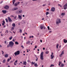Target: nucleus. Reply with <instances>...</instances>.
Instances as JSON below:
<instances>
[{
	"label": "nucleus",
	"mask_w": 67,
	"mask_h": 67,
	"mask_svg": "<svg viewBox=\"0 0 67 67\" xmlns=\"http://www.w3.org/2000/svg\"><path fill=\"white\" fill-rule=\"evenodd\" d=\"M44 54V52H42L40 54V59L41 60H43L44 59V58H43V55Z\"/></svg>",
	"instance_id": "f257e3e1"
},
{
	"label": "nucleus",
	"mask_w": 67,
	"mask_h": 67,
	"mask_svg": "<svg viewBox=\"0 0 67 67\" xmlns=\"http://www.w3.org/2000/svg\"><path fill=\"white\" fill-rule=\"evenodd\" d=\"M20 51H17L16 52L14 53V54L15 55V56H16V55H19L20 54Z\"/></svg>",
	"instance_id": "f03ea898"
},
{
	"label": "nucleus",
	"mask_w": 67,
	"mask_h": 67,
	"mask_svg": "<svg viewBox=\"0 0 67 67\" xmlns=\"http://www.w3.org/2000/svg\"><path fill=\"white\" fill-rule=\"evenodd\" d=\"M13 45H14V43L12 41H11L10 42H9V45L11 47H13Z\"/></svg>",
	"instance_id": "7ed1b4c3"
},
{
	"label": "nucleus",
	"mask_w": 67,
	"mask_h": 67,
	"mask_svg": "<svg viewBox=\"0 0 67 67\" xmlns=\"http://www.w3.org/2000/svg\"><path fill=\"white\" fill-rule=\"evenodd\" d=\"M61 23V21H60V19H57L56 21V23L58 24L59 23Z\"/></svg>",
	"instance_id": "20e7f679"
},
{
	"label": "nucleus",
	"mask_w": 67,
	"mask_h": 67,
	"mask_svg": "<svg viewBox=\"0 0 67 67\" xmlns=\"http://www.w3.org/2000/svg\"><path fill=\"white\" fill-rule=\"evenodd\" d=\"M52 54L51 55V59H53V58H54V55L53 54V53L52 52Z\"/></svg>",
	"instance_id": "39448f33"
},
{
	"label": "nucleus",
	"mask_w": 67,
	"mask_h": 67,
	"mask_svg": "<svg viewBox=\"0 0 67 67\" xmlns=\"http://www.w3.org/2000/svg\"><path fill=\"white\" fill-rule=\"evenodd\" d=\"M8 21L9 22H13L12 20L11 19V18L9 17H8Z\"/></svg>",
	"instance_id": "423d86ee"
},
{
	"label": "nucleus",
	"mask_w": 67,
	"mask_h": 67,
	"mask_svg": "<svg viewBox=\"0 0 67 67\" xmlns=\"http://www.w3.org/2000/svg\"><path fill=\"white\" fill-rule=\"evenodd\" d=\"M64 10H66V9H67V3H66L64 5Z\"/></svg>",
	"instance_id": "0eeeda50"
},
{
	"label": "nucleus",
	"mask_w": 67,
	"mask_h": 67,
	"mask_svg": "<svg viewBox=\"0 0 67 67\" xmlns=\"http://www.w3.org/2000/svg\"><path fill=\"white\" fill-rule=\"evenodd\" d=\"M4 8L6 10H8V9L9 8V6H6L4 7Z\"/></svg>",
	"instance_id": "6e6552de"
},
{
	"label": "nucleus",
	"mask_w": 67,
	"mask_h": 67,
	"mask_svg": "<svg viewBox=\"0 0 67 67\" xmlns=\"http://www.w3.org/2000/svg\"><path fill=\"white\" fill-rule=\"evenodd\" d=\"M55 8L54 7H52L51 8V11H52L53 12H54V11H55Z\"/></svg>",
	"instance_id": "1a4fd4ad"
},
{
	"label": "nucleus",
	"mask_w": 67,
	"mask_h": 67,
	"mask_svg": "<svg viewBox=\"0 0 67 67\" xmlns=\"http://www.w3.org/2000/svg\"><path fill=\"white\" fill-rule=\"evenodd\" d=\"M2 12L4 14H5L7 13V11L6 10H3Z\"/></svg>",
	"instance_id": "9d476101"
},
{
	"label": "nucleus",
	"mask_w": 67,
	"mask_h": 67,
	"mask_svg": "<svg viewBox=\"0 0 67 67\" xmlns=\"http://www.w3.org/2000/svg\"><path fill=\"white\" fill-rule=\"evenodd\" d=\"M30 41H29V40L27 41L26 42V44H29V45H30Z\"/></svg>",
	"instance_id": "9b49d317"
},
{
	"label": "nucleus",
	"mask_w": 67,
	"mask_h": 67,
	"mask_svg": "<svg viewBox=\"0 0 67 67\" xmlns=\"http://www.w3.org/2000/svg\"><path fill=\"white\" fill-rule=\"evenodd\" d=\"M63 42L64 43H66L67 42V40L66 39H64L63 40Z\"/></svg>",
	"instance_id": "f8f14e48"
},
{
	"label": "nucleus",
	"mask_w": 67,
	"mask_h": 67,
	"mask_svg": "<svg viewBox=\"0 0 67 67\" xmlns=\"http://www.w3.org/2000/svg\"><path fill=\"white\" fill-rule=\"evenodd\" d=\"M44 27V26L42 25L40 26L41 29L42 30L43 29V27Z\"/></svg>",
	"instance_id": "ddd939ff"
},
{
	"label": "nucleus",
	"mask_w": 67,
	"mask_h": 67,
	"mask_svg": "<svg viewBox=\"0 0 67 67\" xmlns=\"http://www.w3.org/2000/svg\"><path fill=\"white\" fill-rule=\"evenodd\" d=\"M5 58H7V57H8V54H5Z\"/></svg>",
	"instance_id": "4468645a"
},
{
	"label": "nucleus",
	"mask_w": 67,
	"mask_h": 67,
	"mask_svg": "<svg viewBox=\"0 0 67 67\" xmlns=\"http://www.w3.org/2000/svg\"><path fill=\"white\" fill-rule=\"evenodd\" d=\"M23 65H26V61L24 62Z\"/></svg>",
	"instance_id": "2eb2a0df"
},
{
	"label": "nucleus",
	"mask_w": 67,
	"mask_h": 67,
	"mask_svg": "<svg viewBox=\"0 0 67 67\" xmlns=\"http://www.w3.org/2000/svg\"><path fill=\"white\" fill-rule=\"evenodd\" d=\"M18 18H19L20 19H22L21 16L19 15H18Z\"/></svg>",
	"instance_id": "dca6fc26"
},
{
	"label": "nucleus",
	"mask_w": 67,
	"mask_h": 67,
	"mask_svg": "<svg viewBox=\"0 0 67 67\" xmlns=\"http://www.w3.org/2000/svg\"><path fill=\"white\" fill-rule=\"evenodd\" d=\"M34 64H35L34 66H35V67H37V66H38V65H37V63H36V64L35 63Z\"/></svg>",
	"instance_id": "f3484780"
},
{
	"label": "nucleus",
	"mask_w": 67,
	"mask_h": 67,
	"mask_svg": "<svg viewBox=\"0 0 67 67\" xmlns=\"http://www.w3.org/2000/svg\"><path fill=\"white\" fill-rule=\"evenodd\" d=\"M15 2V0H13V4H14V3Z\"/></svg>",
	"instance_id": "a211bd4d"
},
{
	"label": "nucleus",
	"mask_w": 67,
	"mask_h": 67,
	"mask_svg": "<svg viewBox=\"0 0 67 67\" xmlns=\"http://www.w3.org/2000/svg\"><path fill=\"white\" fill-rule=\"evenodd\" d=\"M22 12V10H20L19 11V13H21Z\"/></svg>",
	"instance_id": "6ab92c4d"
},
{
	"label": "nucleus",
	"mask_w": 67,
	"mask_h": 67,
	"mask_svg": "<svg viewBox=\"0 0 67 67\" xmlns=\"http://www.w3.org/2000/svg\"><path fill=\"white\" fill-rule=\"evenodd\" d=\"M12 26H13V27H15V24L14 23H13L12 24Z\"/></svg>",
	"instance_id": "aec40b11"
},
{
	"label": "nucleus",
	"mask_w": 67,
	"mask_h": 67,
	"mask_svg": "<svg viewBox=\"0 0 67 67\" xmlns=\"http://www.w3.org/2000/svg\"><path fill=\"white\" fill-rule=\"evenodd\" d=\"M14 5L15 7H16L18 5V4H17V3H16L15 4H14Z\"/></svg>",
	"instance_id": "412c9836"
},
{
	"label": "nucleus",
	"mask_w": 67,
	"mask_h": 67,
	"mask_svg": "<svg viewBox=\"0 0 67 67\" xmlns=\"http://www.w3.org/2000/svg\"><path fill=\"white\" fill-rule=\"evenodd\" d=\"M15 44H17V45H19V43L18 42H15Z\"/></svg>",
	"instance_id": "4be33fe9"
},
{
	"label": "nucleus",
	"mask_w": 67,
	"mask_h": 67,
	"mask_svg": "<svg viewBox=\"0 0 67 67\" xmlns=\"http://www.w3.org/2000/svg\"><path fill=\"white\" fill-rule=\"evenodd\" d=\"M4 23H5V21H3V23L2 24V25L3 26L4 25Z\"/></svg>",
	"instance_id": "5701e85b"
},
{
	"label": "nucleus",
	"mask_w": 67,
	"mask_h": 67,
	"mask_svg": "<svg viewBox=\"0 0 67 67\" xmlns=\"http://www.w3.org/2000/svg\"><path fill=\"white\" fill-rule=\"evenodd\" d=\"M12 37L11 36L9 38V39L10 40H12Z\"/></svg>",
	"instance_id": "b1692460"
},
{
	"label": "nucleus",
	"mask_w": 67,
	"mask_h": 67,
	"mask_svg": "<svg viewBox=\"0 0 67 67\" xmlns=\"http://www.w3.org/2000/svg\"><path fill=\"white\" fill-rule=\"evenodd\" d=\"M30 63L32 65H34V64H35V63L33 62H30Z\"/></svg>",
	"instance_id": "393cba45"
},
{
	"label": "nucleus",
	"mask_w": 67,
	"mask_h": 67,
	"mask_svg": "<svg viewBox=\"0 0 67 67\" xmlns=\"http://www.w3.org/2000/svg\"><path fill=\"white\" fill-rule=\"evenodd\" d=\"M61 66L62 67H64V64H62Z\"/></svg>",
	"instance_id": "a878e982"
},
{
	"label": "nucleus",
	"mask_w": 67,
	"mask_h": 67,
	"mask_svg": "<svg viewBox=\"0 0 67 67\" xmlns=\"http://www.w3.org/2000/svg\"><path fill=\"white\" fill-rule=\"evenodd\" d=\"M65 14V13H62L61 14V15H62V16L64 15Z\"/></svg>",
	"instance_id": "bb28decb"
},
{
	"label": "nucleus",
	"mask_w": 67,
	"mask_h": 67,
	"mask_svg": "<svg viewBox=\"0 0 67 67\" xmlns=\"http://www.w3.org/2000/svg\"><path fill=\"white\" fill-rule=\"evenodd\" d=\"M59 46V44H58L57 45V49H58V46Z\"/></svg>",
	"instance_id": "cd10ccee"
},
{
	"label": "nucleus",
	"mask_w": 67,
	"mask_h": 67,
	"mask_svg": "<svg viewBox=\"0 0 67 67\" xmlns=\"http://www.w3.org/2000/svg\"><path fill=\"white\" fill-rule=\"evenodd\" d=\"M5 20L6 22H7V23H8V19H5Z\"/></svg>",
	"instance_id": "c85d7f7f"
},
{
	"label": "nucleus",
	"mask_w": 67,
	"mask_h": 67,
	"mask_svg": "<svg viewBox=\"0 0 67 67\" xmlns=\"http://www.w3.org/2000/svg\"><path fill=\"white\" fill-rule=\"evenodd\" d=\"M48 53H49V51H47L46 52V54H48Z\"/></svg>",
	"instance_id": "c756f323"
},
{
	"label": "nucleus",
	"mask_w": 67,
	"mask_h": 67,
	"mask_svg": "<svg viewBox=\"0 0 67 67\" xmlns=\"http://www.w3.org/2000/svg\"><path fill=\"white\" fill-rule=\"evenodd\" d=\"M14 10H17L18 9V8L16 7L14 8Z\"/></svg>",
	"instance_id": "7c9ffc66"
},
{
	"label": "nucleus",
	"mask_w": 67,
	"mask_h": 67,
	"mask_svg": "<svg viewBox=\"0 0 67 67\" xmlns=\"http://www.w3.org/2000/svg\"><path fill=\"white\" fill-rule=\"evenodd\" d=\"M61 54H62V55H63V54H64V51H62V52Z\"/></svg>",
	"instance_id": "2f4dec72"
},
{
	"label": "nucleus",
	"mask_w": 67,
	"mask_h": 67,
	"mask_svg": "<svg viewBox=\"0 0 67 67\" xmlns=\"http://www.w3.org/2000/svg\"><path fill=\"white\" fill-rule=\"evenodd\" d=\"M49 12H46V15H48V14H49Z\"/></svg>",
	"instance_id": "473e14b6"
},
{
	"label": "nucleus",
	"mask_w": 67,
	"mask_h": 67,
	"mask_svg": "<svg viewBox=\"0 0 67 67\" xmlns=\"http://www.w3.org/2000/svg\"><path fill=\"white\" fill-rule=\"evenodd\" d=\"M14 27H13L11 29V31H13V30H14Z\"/></svg>",
	"instance_id": "72a5a7b5"
},
{
	"label": "nucleus",
	"mask_w": 67,
	"mask_h": 67,
	"mask_svg": "<svg viewBox=\"0 0 67 67\" xmlns=\"http://www.w3.org/2000/svg\"><path fill=\"white\" fill-rule=\"evenodd\" d=\"M5 62H6L5 60H3V63H5Z\"/></svg>",
	"instance_id": "f704fd0d"
},
{
	"label": "nucleus",
	"mask_w": 67,
	"mask_h": 67,
	"mask_svg": "<svg viewBox=\"0 0 67 67\" xmlns=\"http://www.w3.org/2000/svg\"><path fill=\"white\" fill-rule=\"evenodd\" d=\"M19 30L20 33H22V31L21 29H20Z\"/></svg>",
	"instance_id": "c9c22d12"
},
{
	"label": "nucleus",
	"mask_w": 67,
	"mask_h": 67,
	"mask_svg": "<svg viewBox=\"0 0 67 67\" xmlns=\"http://www.w3.org/2000/svg\"><path fill=\"white\" fill-rule=\"evenodd\" d=\"M59 66H60V64L62 63L60 61L59 62Z\"/></svg>",
	"instance_id": "e433bc0d"
},
{
	"label": "nucleus",
	"mask_w": 67,
	"mask_h": 67,
	"mask_svg": "<svg viewBox=\"0 0 67 67\" xmlns=\"http://www.w3.org/2000/svg\"><path fill=\"white\" fill-rule=\"evenodd\" d=\"M17 4V5H18V4H20V2H16Z\"/></svg>",
	"instance_id": "4c0bfd02"
},
{
	"label": "nucleus",
	"mask_w": 67,
	"mask_h": 67,
	"mask_svg": "<svg viewBox=\"0 0 67 67\" xmlns=\"http://www.w3.org/2000/svg\"><path fill=\"white\" fill-rule=\"evenodd\" d=\"M8 30H6L5 31V33H8Z\"/></svg>",
	"instance_id": "58836bf2"
},
{
	"label": "nucleus",
	"mask_w": 67,
	"mask_h": 67,
	"mask_svg": "<svg viewBox=\"0 0 67 67\" xmlns=\"http://www.w3.org/2000/svg\"><path fill=\"white\" fill-rule=\"evenodd\" d=\"M54 65H53V64H52L51 66L50 67H53V66H54Z\"/></svg>",
	"instance_id": "ea45409f"
},
{
	"label": "nucleus",
	"mask_w": 67,
	"mask_h": 67,
	"mask_svg": "<svg viewBox=\"0 0 67 67\" xmlns=\"http://www.w3.org/2000/svg\"><path fill=\"white\" fill-rule=\"evenodd\" d=\"M62 54H60V55H59L60 57H62Z\"/></svg>",
	"instance_id": "a19ab883"
},
{
	"label": "nucleus",
	"mask_w": 67,
	"mask_h": 67,
	"mask_svg": "<svg viewBox=\"0 0 67 67\" xmlns=\"http://www.w3.org/2000/svg\"><path fill=\"white\" fill-rule=\"evenodd\" d=\"M10 59H7V61L8 62H9V61H10Z\"/></svg>",
	"instance_id": "79ce46f5"
},
{
	"label": "nucleus",
	"mask_w": 67,
	"mask_h": 67,
	"mask_svg": "<svg viewBox=\"0 0 67 67\" xmlns=\"http://www.w3.org/2000/svg\"><path fill=\"white\" fill-rule=\"evenodd\" d=\"M47 27L48 28V30H49V26H48Z\"/></svg>",
	"instance_id": "37998d69"
},
{
	"label": "nucleus",
	"mask_w": 67,
	"mask_h": 67,
	"mask_svg": "<svg viewBox=\"0 0 67 67\" xmlns=\"http://www.w3.org/2000/svg\"><path fill=\"white\" fill-rule=\"evenodd\" d=\"M10 44H8L7 45V47H10Z\"/></svg>",
	"instance_id": "c03bdc74"
},
{
	"label": "nucleus",
	"mask_w": 67,
	"mask_h": 67,
	"mask_svg": "<svg viewBox=\"0 0 67 67\" xmlns=\"http://www.w3.org/2000/svg\"><path fill=\"white\" fill-rule=\"evenodd\" d=\"M14 65H16V63L15 62L14 63Z\"/></svg>",
	"instance_id": "a18cd8bd"
},
{
	"label": "nucleus",
	"mask_w": 67,
	"mask_h": 67,
	"mask_svg": "<svg viewBox=\"0 0 67 67\" xmlns=\"http://www.w3.org/2000/svg\"><path fill=\"white\" fill-rule=\"evenodd\" d=\"M37 47V46H35V48H36Z\"/></svg>",
	"instance_id": "49530a36"
},
{
	"label": "nucleus",
	"mask_w": 67,
	"mask_h": 67,
	"mask_svg": "<svg viewBox=\"0 0 67 67\" xmlns=\"http://www.w3.org/2000/svg\"><path fill=\"white\" fill-rule=\"evenodd\" d=\"M16 17H17V16H15L14 17V19H16Z\"/></svg>",
	"instance_id": "de8ad7c7"
},
{
	"label": "nucleus",
	"mask_w": 67,
	"mask_h": 67,
	"mask_svg": "<svg viewBox=\"0 0 67 67\" xmlns=\"http://www.w3.org/2000/svg\"><path fill=\"white\" fill-rule=\"evenodd\" d=\"M58 5L59 6H60V7H62V6L60 5V4H58Z\"/></svg>",
	"instance_id": "09e8293b"
},
{
	"label": "nucleus",
	"mask_w": 67,
	"mask_h": 67,
	"mask_svg": "<svg viewBox=\"0 0 67 67\" xmlns=\"http://www.w3.org/2000/svg\"><path fill=\"white\" fill-rule=\"evenodd\" d=\"M17 62H18V60H16L15 61V63H17Z\"/></svg>",
	"instance_id": "8fccbe9b"
},
{
	"label": "nucleus",
	"mask_w": 67,
	"mask_h": 67,
	"mask_svg": "<svg viewBox=\"0 0 67 67\" xmlns=\"http://www.w3.org/2000/svg\"><path fill=\"white\" fill-rule=\"evenodd\" d=\"M21 47H22L23 48H24V47H23V46H21Z\"/></svg>",
	"instance_id": "3c124183"
},
{
	"label": "nucleus",
	"mask_w": 67,
	"mask_h": 67,
	"mask_svg": "<svg viewBox=\"0 0 67 67\" xmlns=\"http://www.w3.org/2000/svg\"><path fill=\"white\" fill-rule=\"evenodd\" d=\"M13 42H15V40H14V39H13Z\"/></svg>",
	"instance_id": "603ef678"
},
{
	"label": "nucleus",
	"mask_w": 67,
	"mask_h": 67,
	"mask_svg": "<svg viewBox=\"0 0 67 67\" xmlns=\"http://www.w3.org/2000/svg\"><path fill=\"white\" fill-rule=\"evenodd\" d=\"M4 43H5V44H7V41H4Z\"/></svg>",
	"instance_id": "864d4df0"
},
{
	"label": "nucleus",
	"mask_w": 67,
	"mask_h": 67,
	"mask_svg": "<svg viewBox=\"0 0 67 67\" xmlns=\"http://www.w3.org/2000/svg\"><path fill=\"white\" fill-rule=\"evenodd\" d=\"M2 54H4V53L3 52V51H2Z\"/></svg>",
	"instance_id": "5fc2aeb1"
},
{
	"label": "nucleus",
	"mask_w": 67,
	"mask_h": 67,
	"mask_svg": "<svg viewBox=\"0 0 67 67\" xmlns=\"http://www.w3.org/2000/svg\"><path fill=\"white\" fill-rule=\"evenodd\" d=\"M38 58H37V59L36 60V61H37Z\"/></svg>",
	"instance_id": "6e6d98bb"
},
{
	"label": "nucleus",
	"mask_w": 67,
	"mask_h": 67,
	"mask_svg": "<svg viewBox=\"0 0 67 67\" xmlns=\"http://www.w3.org/2000/svg\"><path fill=\"white\" fill-rule=\"evenodd\" d=\"M45 48H43V50H45Z\"/></svg>",
	"instance_id": "4d7b16f0"
},
{
	"label": "nucleus",
	"mask_w": 67,
	"mask_h": 67,
	"mask_svg": "<svg viewBox=\"0 0 67 67\" xmlns=\"http://www.w3.org/2000/svg\"><path fill=\"white\" fill-rule=\"evenodd\" d=\"M1 36H3V35H2V34H1Z\"/></svg>",
	"instance_id": "13d9d810"
},
{
	"label": "nucleus",
	"mask_w": 67,
	"mask_h": 67,
	"mask_svg": "<svg viewBox=\"0 0 67 67\" xmlns=\"http://www.w3.org/2000/svg\"><path fill=\"white\" fill-rule=\"evenodd\" d=\"M43 28L44 29H45V26H44V27H43Z\"/></svg>",
	"instance_id": "bf43d9fd"
},
{
	"label": "nucleus",
	"mask_w": 67,
	"mask_h": 67,
	"mask_svg": "<svg viewBox=\"0 0 67 67\" xmlns=\"http://www.w3.org/2000/svg\"><path fill=\"white\" fill-rule=\"evenodd\" d=\"M13 33H14V34H15V32H14L13 31Z\"/></svg>",
	"instance_id": "052dcab7"
},
{
	"label": "nucleus",
	"mask_w": 67,
	"mask_h": 67,
	"mask_svg": "<svg viewBox=\"0 0 67 67\" xmlns=\"http://www.w3.org/2000/svg\"><path fill=\"white\" fill-rule=\"evenodd\" d=\"M9 59H11V57H10V58H9Z\"/></svg>",
	"instance_id": "680f3d73"
},
{
	"label": "nucleus",
	"mask_w": 67,
	"mask_h": 67,
	"mask_svg": "<svg viewBox=\"0 0 67 67\" xmlns=\"http://www.w3.org/2000/svg\"><path fill=\"white\" fill-rule=\"evenodd\" d=\"M40 42H42V40H40Z\"/></svg>",
	"instance_id": "e2e57ef3"
},
{
	"label": "nucleus",
	"mask_w": 67,
	"mask_h": 67,
	"mask_svg": "<svg viewBox=\"0 0 67 67\" xmlns=\"http://www.w3.org/2000/svg\"><path fill=\"white\" fill-rule=\"evenodd\" d=\"M5 26H6L5 25L3 27V28H4V27H5Z\"/></svg>",
	"instance_id": "0e129e2a"
},
{
	"label": "nucleus",
	"mask_w": 67,
	"mask_h": 67,
	"mask_svg": "<svg viewBox=\"0 0 67 67\" xmlns=\"http://www.w3.org/2000/svg\"><path fill=\"white\" fill-rule=\"evenodd\" d=\"M45 4H43V7H44V6H45Z\"/></svg>",
	"instance_id": "69168bd1"
},
{
	"label": "nucleus",
	"mask_w": 67,
	"mask_h": 67,
	"mask_svg": "<svg viewBox=\"0 0 67 67\" xmlns=\"http://www.w3.org/2000/svg\"><path fill=\"white\" fill-rule=\"evenodd\" d=\"M44 19V18H43L42 19V20H43Z\"/></svg>",
	"instance_id": "338daca9"
},
{
	"label": "nucleus",
	"mask_w": 67,
	"mask_h": 67,
	"mask_svg": "<svg viewBox=\"0 0 67 67\" xmlns=\"http://www.w3.org/2000/svg\"><path fill=\"white\" fill-rule=\"evenodd\" d=\"M34 37V36H31V37H32V38H33Z\"/></svg>",
	"instance_id": "774afa93"
}]
</instances>
